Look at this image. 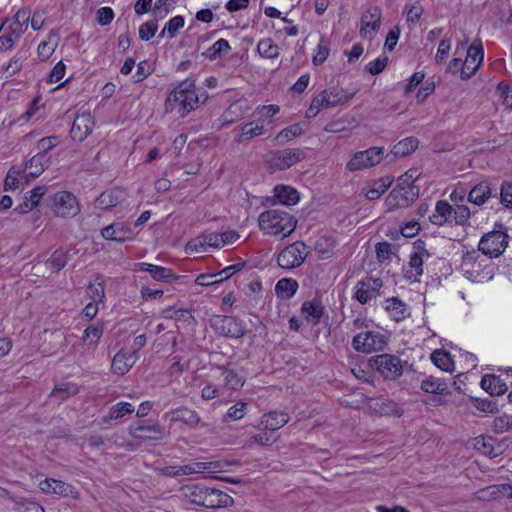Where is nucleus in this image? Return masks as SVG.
Returning <instances> with one entry per match:
<instances>
[{
    "label": "nucleus",
    "instance_id": "obj_1",
    "mask_svg": "<svg viewBox=\"0 0 512 512\" xmlns=\"http://www.w3.org/2000/svg\"><path fill=\"white\" fill-rule=\"evenodd\" d=\"M207 99L206 90L197 87L195 80L187 78L178 82L168 93L164 102V110L166 113H174L179 118H184L191 111L205 104Z\"/></svg>",
    "mask_w": 512,
    "mask_h": 512
},
{
    "label": "nucleus",
    "instance_id": "obj_2",
    "mask_svg": "<svg viewBox=\"0 0 512 512\" xmlns=\"http://www.w3.org/2000/svg\"><path fill=\"white\" fill-rule=\"evenodd\" d=\"M180 493L185 503L207 509L226 508L234 503V499L224 491L203 483L184 485Z\"/></svg>",
    "mask_w": 512,
    "mask_h": 512
},
{
    "label": "nucleus",
    "instance_id": "obj_3",
    "mask_svg": "<svg viewBox=\"0 0 512 512\" xmlns=\"http://www.w3.org/2000/svg\"><path fill=\"white\" fill-rule=\"evenodd\" d=\"M241 242V235L235 230L209 232L191 239L185 245V253L200 254L219 250Z\"/></svg>",
    "mask_w": 512,
    "mask_h": 512
},
{
    "label": "nucleus",
    "instance_id": "obj_4",
    "mask_svg": "<svg viewBox=\"0 0 512 512\" xmlns=\"http://www.w3.org/2000/svg\"><path fill=\"white\" fill-rule=\"evenodd\" d=\"M259 226L266 233L271 235L288 236L296 226V221L285 211L273 209L260 214Z\"/></svg>",
    "mask_w": 512,
    "mask_h": 512
},
{
    "label": "nucleus",
    "instance_id": "obj_5",
    "mask_svg": "<svg viewBox=\"0 0 512 512\" xmlns=\"http://www.w3.org/2000/svg\"><path fill=\"white\" fill-rule=\"evenodd\" d=\"M492 258H462L460 269L463 275L472 282L490 280L494 274Z\"/></svg>",
    "mask_w": 512,
    "mask_h": 512
},
{
    "label": "nucleus",
    "instance_id": "obj_6",
    "mask_svg": "<svg viewBox=\"0 0 512 512\" xmlns=\"http://www.w3.org/2000/svg\"><path fill=\"white\" fill-rule=\"evenodd\" d=\"M348 99L341 89L323 90L312 99L305 116L307 118H314L321 110L343 104Z\"/></svg>",
    "mask_w": 512,
    "mask_h": 512
},
{
    "label": "nucleus",
    "instance_id": "obj_7",
    "mask_svg": "<svg viewBox=\"0 0 512 512\" xmlns=\"http://www.w3.org/2000/svg\"><path fill=\"white\" fill-rule=\"evenodd\" d=\"M50 198L51 210L58 217H74L80 212L76 197L68 191L57 192Z\"/></svg>",
    "mask_w": 512,
    "mask_h": 512
},
{
    "label": "nucleus",
    "instance_id": "obj_8",
    "mask_svg": "<svg viewBox=\"0 0 512 512\" xmlns=\"http://www.w3.org/2000/svg\"><path fill=\"white\" fill-rule=\"evenodd\" d=\"M384 149L382 147H371L365 151L356 152L346 164V169L355 172L371 168L381 162Z\"/></svg>",
    "mask_w": 512,
    "mask_h": 512
},
{
    "label": "nucleus",
    "instance_id": "obj_9",
    "mask_svg": "<svg viewBox=\"0 0 512 512\" xmlns=\"http://www.w3.org/2000/svg\"><path fill=\"white\" fill-rule=\"evenodd\" d=\"M301 159L302 152L296 148L272 151L266 156L267 164L274 171L286 170L296 165Z\"/></svg>",
    "mask_w": 512,
    "mask_h": 512
},
{
    "label": "nucleus",
    "instance_id": "obj_10",
    "mask_svg": "<svg viewBox=\"0 0 512 512\" xmlns=\"http://www.w3.org/2000/svg\"><path fill=\"white\" fill-rule=\"evenodd\" d=\"M211 327L219 334L230 338H242L246 334L244 322L231 316H214L211 319Z\"/></svg>",
    "mask_w": 512,
    "mask_h": 512
},
{
    "label": "nucleus",
    "instance_id": "obj_11",
    "mask_svg": "<svg viewBox=\"0 0 512 512\" xmlns=\"http://www.w3.org/2000/svg\"><path fill=\"white\" fill-rule=\"evenodd\" d=\"M376 370L387 380H396L403 373L402 362L396 355L380 354L371 360Z\"/></svg>",
    "mask_w": 512,
    "mask_h": 512
},
{
    "label": "nucleus",
    "instance_id": "obj_12",
    "mask_svg": "<svg viewBox=\"0 0 512 512\" xmlns=\"http://www.w3.org/2000/svg\"><path fill=\"white\" fill-rule=\"evenodd\" d=\"M509 236L502 231L486 233L479 241V250L486 256H501L508 245Z\"/></svg>",
    "mask_w": 512,
    "mask_h": 512
},
{
    "label": "nucleus",
    "instance_id": "obj_13",
    "mask_svg": "<svg viewBox=\"0 0 512 512\" xmlns=\"http://www.w3.org/2000/svg\"><path fill=\"white\" fill-rule=\"evenodd\" d=\"M386 345L385 337L379 332L366 331L353 337V348L362 353L380 351Z\"/></svg>",
    "mask_w": 512,
    "mask_h": 512
},
{
    "label": "nucleus",
    "instance_id": "obj_14",
    "mask_svg": "<svg viewBox=\"0 0 512 512\" xmlns=\"http://www.w3.org/2000/svg\"><path fill=\"white\" fill-rule=\"evenodd\" d=\"M382 21L381 10L374 6L368 8L361 17L360 35L363 39L372 40L378 33Z\"/></svg>",
    "mask_w": 512,
    "mask_h": 512
},
{
    "label": "nucleus",
    "instance_id": "obj_15",
    "mask_svg": "<svg viewBox=\"0 0 512 512\" xmlns=\"http://www.w3.org/2000/svg\"><path fill=\"white\" fill-rule=\"evenodd\" d=\"M417 193L414 187L398 184L389 193L386 198V204L389 209L404 208L410 205L416 199Z\"/></svg>",
    "mask_w": 512,
    "mask_h": 512
},
{
    "label": "nucleus",
    "instance_id": "obj_16",
    "mask_svg": "<svg viewBox=\"0 0 512 512\" xmlns=\"http://www.w3.org/2000/svg\"><path fill=\"white\" fill-rule=\"evenodd\" d=\"M382 287L380 278L366 277L357 282L355 286L354 298L361 304H366L372 298H375Z\"/></svg>",
    "mask_w": 512,
    "mask_h": 512
},
{
    "label": "nucleus",
    "instance_id": "obj_17",
    "mask_svg": "<svg viewBox=\"0 0 512 512\" xmlns=\"http://www.w3.org/2000/svg\"><path fill=\"white\" fill-rule=\"evenodd\" d=\"M30 12L28 10H19L11 20H6L0 27V32H8L14 40L27 30Z\"/></svg>",
    "mask_w": 512,
    "mask_h": 512
},
{
    "label": "nucleus",
    "instance_id": "obj_18",
    "mask_svg": "<svg viewBox=\"0 0 512 512\" xmlns=\"http://www.w3.org/2000/svg\"><path fill=\"white\" fill-rule=\"evenodd\" d=\"M129 433L135 439L160 440L165 435V429L158 423L147 425L138 422L129 427Z\"/></svg>",
    "mask_w": 512,
    "mask_h": 512
},
{
    "label": "nucleus",
    "instance_id": "obj_19",
    "mask_svg": "<svg viewBox=\"0 0 512 512\" xmlns=\"http://www.w3.org/2000/svg\"><path fill=\"white\" fill-rule=\"evenodd\" d=\"M93 127L94 121L90 112L83 111L75 117L70 135L74 140L81 142L90 135Z\"/></svg>",
    "mask_w": 512,
    "mask_h": 512
},
{
    "label": "nucleus",
    "instance_id": "obj_20",
    "mask_svg": "<svg viewBox=\"0 0 512 512\" xmlns=\"http://www.w3.org/2000/svg\"><path fill=\"white\" fill-rule=\"evenodd\" d=\"M483 57L484 53L482 47L472 44L467 50V56L463 63L461 77L463 79L470 78L482 63Z\"/></svg>",
    "mask_w": 512,
    "mask_h": 512
},
{
    "label": "nucleus",
    "instance_id": "obj_21",
    "mask_svg": "<svg viewBox=\"0 0 512 512\" xmlns=\"http://www.w3.org/2000/svg\"><path fill=\"white\" fill-rule=\"evenodd\" d=\"M163 419L171 423L182 422L190 427H196L200 422L197 412L187 407H179L168 411L164 413Z\"/></svg>",
    "mask_w": 512,
    "mask_h": 512
},
{
    "label": "nucleus",
    "instance_id": "obj_22",
    "mask_svg": "<svg viewBox=\"0 0 512 512\" xmlns=\"http://www.w3.org/2000/svg\"><path fill=\"white\" fill-rule=\"evenodd\" d=\"M369 407L376 414L382 416H395L401 417L403 414V409L399 406L398 403L391 399L386 398H374L370 399Z\"/></svg>",
    "mask_w": 512,
    "mask_h": 512
},
{
    "label": "nucleus",
    "instance_id": "obj_23",
    "mask_svg": "<svg viewBox=\"0 0 512 512\" xmlns=\"http://www.w3.org/2000/svg\"><path fill=\"white\" fill-rule=\"evenodd\" d=\"M299 192L288 185H277L273 189L272 203L293 206L299 202Z\"/></svg>",
    "mask_w": 512,
    "mask_h": 512
},
{
    "label": "nucleus",
    "instance_id": "obj_24",
    "mask_svg": "<svg viewBox=\"0 0 512 512\" xmlns=\"http://www.w3.org/2000/svg\"><path fill=\"white\" fill-rule=\"evenodd\" d=\"M101 235L106 240L116 242H124L133 238L132 230L121 222H116L103 228Z\"/></svg>",
    "mask_w": 512,
    "mask_h": 512
},
{
    "label": "nucleus",
    "instance_id": "obj_25",
    "mask_svg": "<svg viewBox=\"0 0 512 512\" xmlns=\"http://www.w3.org/2000/svg\"><path fill=\"white\" fill-rule=\"evenodd\" d=\"M138 355L135 351H119L112 360L111 368L115 374L124 375L135 364Z\"/></svg>",
    "mask_w": 512,
    "mask_h": 512
},
{
    "label": "nucleus",
    "instance_id": "obj_26",
    "mask_svg": "<svg viewBox=\"0 0 512 512\" xmlns=\"http://www.w3.org/2000/svg\"><path fill=\"white\" fill-rule=\"evenodd\" d=\"M133 270L147 271L153 279L163 282H171L177 278L170 269L149 263H135Z\"/></svg>",
    "mask_w": 512,
    "mask_h": 512
},
{
    "label": "nucleus",
    "instance_id": "obj_27",
    "mask_svg": "<svg viewBox=\"0 0 512 512\" xmlns=\"http://www.w3.org/2000/svg\"><path fill=\"white\" fill-rule=\"evenodd\" d=\"M126 198V192L119 188H114L103 192L96 200V206L106 210L117 206Z\"/></svg>",
    "mask_w": 512,
    "mask_h": 512
},
{
    "label": "nucleus",
    "instance_id": "obj_28",
    "mask_svg": "<svg viewBox=\"0 0 512 512\" xmlns=\"http://www.w3.org/2000/svg\"><path fill=\"white\" fill-rule=\"evenodd\" d=\"M473 447L482 454L494 458L502 453V446L492 437L480 435L473 439Z\"/></svg>",
    "mask_w": 512,
    "mask_h": 512
},
{
    "label": "nucleus",
    "instance_id": "obj_29",
    "mask_svg": "<svg viewBox=\"0 0 512 512\" xmlns=\"http://www.w3.org/2000/svg\"><path fill=\"white\" fill-rule=\"evenodd\" d=\"M250 110L246 100H238L229 105L222 115L223 124H232L242 119Z\"/></svg>",
    "mask_w": 512,
    "mask_h": 512
},
{
    "label": "nucleus",
    "instance_id": "obj_30",
    "mask_svg": "<svg viewBox=\"0 0 512 512\" xmlns=\"http://www.w3.org/2000/svg\"><path fill=\"white\" fill-rule=\"evenodd\" d=\"M290 420L287 413L272 411L261 417V424L265 430L276 431L286 425Z\"/></svg>",
    "mask_w": 512,
    "mask_h": 512
},
{
    "label": "nucleus",
    "instance_id": "obj_31",
    "mask_svg": "<svg viewBox=\"0 0 512 512\" xmlns=\"http://www.w3.org/2000/svg\"><path fill=\"white\" fill-rule=\"evenodd\" d=\"M301 311L308 322L313 325H317L321 321L325 308L319 300L314 299L312 301L304 302L302 304Z\"/></svg>",
    "mask_w": 512,
    "mask_h": 512
},
{
    "label": "nucleus",
    "instance_id": "obj_32",
    "mask_svg": "<svg viewBox=\"0 0 512 512\" xmlns=\"http://www.w3.org/2000/svg\"><path fill=\"white\" fill-rule=\"evenodd\" d=\"M280 107L278 105H259L254 110L255 121L258 124H262L263 128L273 123L274 117L279 113Z\"/></svg>",
    "mask_w": 512,
    "mask_h": 512
},
{
    "label": "nucleus",
    "instance_id": "obj_33",
    "mask_svg": "<svg viewBox=\"0 0 512 512\" xmlns=\"http://www.w3.org/2000/svg\"><path fill=\"white\" fill-rule=\"evenodd\" d=\"M266 132L267 128H263L262 124H258L256 121H251L242 125L235 140L239 143L250 141L256 137L264 135Z\"/></svg>",
    "mask_w": 512,
    "mask_h": 512
},
{
    "label": "nucleus",
    "instance_id": "obj_34",
    "mask_svg": "<svg viewBox=\"0 0 512 512\" xmlns=\"http://www.w3.org/2000/svg\"><path fill=\"white\" fill-rule=\"evenodd\" d=\"M481 387L490 395H502L507 391L506 383L495 375L486 374L481 379Z\"/></svg>",
    "mask_w": 512,
    "mask_h": 512
},
{
    "label": "nucleus",
    "instance_id": "obj_35",
    "mask_svg": "<svg viewBox=\"0 0 512 512\" xmlns=\"http://www.w3.org/2000/svg\"><path fill=\"white\" fill-rule=\"evenodd\" d=\"M453 207L445 200H439L436 203L435 211L430 216L433 224L442 226L452 219Z\"/></svg>",
    "mask_w": 512,
    "mask_h": 512
},
{
    "label": "nucleus",
    "instance_id": "obj_36",
    "mask_svg": "<svg viewBox=\"0 0 512 512\" xmlns=\"http://www.w3.org/2000/svg\"><path fill=\"white\" fill-rule=\"evenodd\" d=\"M385 309L396 322L405 319L409 315L406 304L397 297L387 299L385 301Z\"/></svg>",
    "mask_w": 512,
    "mask_h": 512
},
{
    "label": "nucleus",
    "instance_id": "obj_37",
    "mask_svg": "<svg viewBox=\"0 0 512 512\" xmlns=\"http://www.w3.org/2000/svg\"><path fill=\"white\" fill-rule=\"evenodd\" d=\"M491 197V188L487 182L476 184L468 195V201L475 205H483Z\"/></svg>",
    "mask_w": 512,
    "mask_h": 512
},
{
    "label": "nucleus",
    "instance_id": "obj_38",
    "mask_svg": "<svg viewBox=\"0 0 512 512\" xmlns=\"http://www.w3.org/2000/svg\"><path fill=\"white\" fill-rule=\"evenodd\" d=\"M420 388L426 392L431 394H448V384L437 377L428 376L422 380Z\"/></svg>",
    "mask_w": 512,
    "mask_h": 512
},
{
    "label": "nucleus",
    "instance_id": "obj_39",
    "mask_svg": "<svg viewBox=\"0 0 512 512\" xmlns=\"http://www.w3.org/2000/svg\"><path fill=\"white\" fill-rule=\"evenodd\" d=\"M59 44V37L58 35L51 31L47 37L40 41L37 52L38 56L41 60L48 59L53 52L55 51L56 47Z\"/></svg>",
    "mask_w": 512,
    "mask_h": 512
},
{
    "label": "nucleus",
    "instance_id": "obj_40",
    "mask_svg": "<svg viewBox=\"0 0 512 512\" xmlns=\"http://www.w3.org/2000/svg\"><path fill=\"white\" fill-rule=\"evenodd\" d=\"M404 277L411 282H419L423 273V258H409L407 264L403 265Z\"/></svg>",
    "mask_w": 512,
    "mask_h": 512
},
{
    "label": "nucleus",
    "instance_id": "obj_41",
    "mask_svg": "<svg viewBox=\"0 0 512 512\" xmlns=\"http://www.w3.org/2000/svg\"><path fill=\"white\" fill-rule=\"evenodd\" d=\"M298 289V283L291 278H282L275 285V292L282 299H290Z\"/></svg>",
    "mask_w": 512,
    "mask_h": 512
},
{
    "label": "nucleus",
    "instance_id": "obj_42",
    "mask_svg": "<svg viewBox=\"0 0 512 512\" xmlns=\"http://www.w3.org/2000/svg\"><path fill=\"white\" fill-rule=\"evenodd\" d=\"M86 293L91 298L92 302H102L105 297L103 277L100 275L95 276L93 282H90L87 287Z\"/></svg>",
    "mask_w": 512,
    "mask_h": 512
},
{
    "label": "nucleus",
    "instance_id": "obj_43",
    "mask_svg": "<svg viewBox=\"0 0 512 512\" xmlns=\"http://www.w3.org/2000/svg\"><path fill=\"white\" fill-rule=\"evenodd\" d=\"M66 265L65 258H47L45 261L37 263V272L41 273L42 277H47L46 270L50 273L59 272Z\"/></svg>",
    "mask_w": 512,
    "mask_h": 512
},
{
    "label": "nucleus",
    "instance_id": "obj_44",
    "mask_svg": "<svg viewBox=\"0 0 512 512\" xmlns=\"http://www.w3.org/2000/svg\"><path fill=\"white\" fill-rule=\"evenodd\" d=\"M304 133V129L300 124H293L284 129H282L275 137L274 141L277 145L285 144L292 139L302 135Z\"/></svg>",
    "mask_w": 512,
    "mask_h": 512
},
{
    "label": "nucleus",
    "instance_id": "obj_45",
    "mask_svg": "<svg viewBox=\"0 0 512 512\" xmlns=\"http://www.w3.org/2000/svg\"><path fill=\"white\" fill-rule=\"evenodd\" d=\"M222 376L225 387L228 389L239 390L244 385V377L235 370L223 368Z\"/></svg>",
    "mask_w": 512,
    "mask_h": 512
},
{
    "label": "nucleus",
    "instance_id": "obj_46",
    "mask_svg": "<svg viewBox=\"0 0 512 512\" xmlns=\"http://www.w3.org/2000/svg\"><path fill=\"white\" fill-rule=\"evenodd\" d=\"M431 360L435 366L440 368L443 371H452L453 370V360L451 355L444 350H435L431 354Z\"/></svg>",
    "mask_w": 512,
    "mask_h": 512
},
{
    "label": "nucleus",
    "instance_id": "obj_47",
    "mask_svg": "<svg viewBox=\"0 0 512 512\" xmlns=\"http://www.w3.org/2000/svg\"><path fill=\"white\" fill-rule=\"evenodd\" d=\"M257 51L259 55L267 59H275L280 54V49L269 38L262 39L258 42Z\"/></svg>",
    "mask_w": 512,
    "mask_h": 512
},
{
    "label": "nucleus",
    "instance_id": "obj_48",
    "mask_svg": "<svg viewBox=\"0 0 512 512\" xmlns=\"http://www.w3.org/2000/svg\"><path fill=\"white\" fill-rule=\"evenodd\" d=\"M417 146L418 140L414 137H408L394 145L392 153L397 157L406 156L415 151Z\"/></svg>",
    "mask_w": 512,
    "mask_h": 512
},
{
    "label": "nucleus",
    "instance_id": "obj_49",
    "mask_svg": "<svg viewBox=\"0 0 512 512\" xmlns=\"http://www.w3.org/2000/svg\"><path fill=\"white\" fill-rule=\"evenodd\" d=\"M22 172V165H14L8 171L4 180V190H15L19 189V173Z\"/></svg>",
    "mask_w": 512,
    "mask_h": 512
},
{
    "label": "nucleus",
    "instance_id": "obj_50",
    "mask_svg": "<svg viewBox=\"0 0 512 512\" xmlns=\"http://www.w3.org/2000/svg\"><path fill=\"white\" fill-rule=\"evenodd\" d=\"M247 406L248 405L245 402H237L228 409L223 421L228 422L242 419L246 414Z\"/></svg>",
    "mask_w": 512,
    "mask_h": 512
},
{
    "label": "nucleus",
    "instance_id": "obj_51",
    "mask_svg": "<svg viewBox=\"0 0 512 512\" xmlns=\"http://www.w3.org/2000/svg\"><path fill=\"white\" fill-rule=\"evenodd\" d=\"M134 411L132 404L128 402H119L113 405L109 411V419L116 420L124 417L127 414H131Z\"/></svg>",
    "mask_w": 512,
    "mask_h": 512
},
{
    "label": "nucleus",
    "instance_id": "obj_52",
    "mask_svg": "<svg viewBox=\"0 0 512 512\" xmlns=\"http://www.w3.org/2000/svg\"><path fill=\"white\" fill-rule=\"evenodd\" d=\"M308 253L309 251L306 244L302 241H296L285 247L280 253V256H307Z\"/></svg>",
    "mask_w": 512,
    "mask_h": 512
},
{
    "label": "nucleus",
    "instance_id": "obj_53",
    "mask_svg": "<svg viewBox=\"0 0 512 512\" xmlns=\"http://www.w3.org/2000/svg\"><path fill=\"white\" fill-rule=\"evenodd\" d=\"M103 331L104 329L102 325L89 326L84 330L82 339L84 342L95 345L102 337Z\"/></svg>",
    "mask_w": 512,
    "mask_h": 512
},
{
    "label": "nucleus",
    "instance_id": "obj_54",
    "mask_svg": "<svg viewBox=\"0 0 512 512\" xmlns=\"http://www.w3.org/2000/svg\"><path fill=\"white\" fill-rule=\"evenodd\" d=\"M471 216V211L466 205H456L453 208L452 218L457 225H466Z\"/></svg>",
    "mask_w": 512,
    "mask_h": 512
},
{
    "label": "nucleus",
    "instance_id": "obj_55",
    "mask_svg": "<svg viewBox=\"0 0 512 512\" xmlns=\"http://www.w3.org/2000/svg\"><path fill=\"white\" fill-rule=\"evenodd\" d=\"M335 242L329 236H322L316 242L314 249L318 254L334 253Z\"/></svg>",
    "mask_w": 512,
    "mask_h": 512
},
{
    "label": "nucleus",
    "instance_id": "obj_56",
    "mask_svg": "<svg viewBox=\"0 0 512 512\" xmlns=\"http://www.w3.org/2000/svg\"><path fill=\"white\" fill-rule=\"evenodd\" d=\"M230 50L229 42L225 39L217 40L208 50V57L212 60L216 59L224 52Z\"/></svg>",
    "mask_w": 512,
    "mask_h": 512
},
{
    "label": "nucleus",
    "instance_id": "obj_57",
    "mask_svg": "<svg viewBox=\"0 0 512 512\" xmlns=\"http://www.w3.org/2000/svg\"><path fill=\"white\" fill-rule=\"evenodd\" d=\"M50 164V157L47 153L38 152L34 155V178L40 175Z\"/></svg>",
    "mask_w": 512,
    "mask_h": 512
},
{
    "label": "nucleus",
    "instance_id": "obj_58",
    "mask_svg": "<svg viewBox=\"0 0 512 512\" xmlns=\"http://www.w3.org/2000/svg\"><path fill=\"white\" fill-rule=\"evenodd\" d=\"M423 14V7L419 2H415L407 8V23L415 25L419 22Z\"/></svg>",
    "mask_w": 512,
    "mask_h": 512
},
{
    "label": "nucleus",
    "instance_id": "obj_59",
    "mask_svg": "<svg viewBox=\"0 0 512 512\" xmlns=\"http://www.w3.org/2000/svg\"><path fill=\"white\" fill-rule=\"evenodd\" d=\"M157 28V21H147L140 26L139 37L147 41L155 35Z\"/></svg>",
    "mask_w": 512,
    "mask_h": 512
},
{
    "label": "nucleus",
    "instance_id": "obj_60",
    "mask_svg": "<svg viewBox=\"0 0 512 512\" xmlns=\"http://www.w3.org/2000/svg\"><path fill=\"white\" fill-rule=\"evenodd\" d=\"M184 26V18L182 16H175L171 18L164 27L170 38H173L176 33Z\"/></svg>",
    "mask_w": 512,
    "mask_h": 512
},
{
    "label": "nucleus",
    "instance_id": "obj_61",
    "mask_svg": "<svg viewBox=\"0 0 512 512\" xmlns=\"http://www.w3.org/2000/svg\"><path fill=\"white\" fill-rule=\"evenodd\" d=\"M329 55V47L326 42L321 41L316 49L315 54L313 55V64L321 65L325 62Z\"/></svg>",
    "mask_w": 512,
    "mask_h": 512
},
{
    "label": "nucleus",
    "instance_id": "obj_62",
    "mask_svg": "<svg viewBox=\"0 0 512 512\" xmlns=\"http://www.w3.org/2000/svg\"><path fill=\"white\" fill-rule=\"evenodd\" d=\"M275 441L276 438L273 437L272 431L265 429L264 432L252 436L249 440V442H255L262 446L272 445Z\"/></svg>",
    "mask_w": 512,
    "mask_h": 512
},
{
    "label": "nucleus",
    "instance_id": "obj_63",
    "mask_svg": "<svg viewBox=\"0 0 512 512\" xmlns=\"http://www.w3.org/2000/svg\"><path fill=\"white\" fill-rule=\"evenodd\" d=\"M391 182L388 181L387 183L381 182L376 187H371L366 191V197L370 200H376L380 198L388 189Z\"/></svg>",
    "mask_w": 512,
    "mask_h": 512
},
{
    "label": "nucleus",
    "instance_id": "obj_64",
    "mask_svg": "<svg viewBox=\"0 0 512 512\" xmlns=\"http://www.w3.org/2000/svg\"><path fill=\"white\" fill-rule=\"evenodd\" d=\"M387 62H388L387 56L379 57V58L369 62L367 65V69L370 74L377 75L384 70V68L387 65Z\"/></svg>",
    "mask_w": 512,
    "mask_h": 512
}]
</instances>
